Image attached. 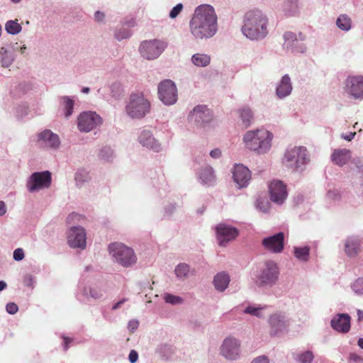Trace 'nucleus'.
Here are the masks:
<instances>
[{
  "mask_svg": "<svg viewBox=\"0 0 363 363\" xmlns=\"http://www.w3.org/2000/svg\"><path fill=\"white\" fill-rule=\"evenodd\" d=\"M352 21L351 18L347 14H340L336 20L337 27L345 32H348L351 30Z\"/></svg>",
  "mask_w": 363,
  "mask_h": 363,
  "instance_id": "4c0bfd02",
  "label": "nucleus"
},
{
  "mask_svg": "<svg viewBox=\"0 0 363 363\" xmlns=\"http://www.w3.org/2000/svg\"><path fill=\"white\" fill-rule=\"evenodd\" d=\"M90 176L89 172L85 169H79L75 172L74 174V180L76 182V185L81 188L83 186L86 182L90 180Z\"/></svg>",
  "mask_w": 363,
  "mask_h": 363,
  "instance_id": "58836bf2",
  "label": "nucleus"
},
{
  "mask_svg": "<svg viewBox=\"0 0 363 363\" xmlns=\"http://www.w3.org/2000/svg\"><path fill=\"white\" fill-rule=\"evenodd\" d=\"M349 361L353 363H363V357L356 353H351L349 356Z\"/></svg>",
  "mask_w": 363,
  "mask_h": 363,
  "instance_id": "052dcab7",
  "label": "nucleus"
},
{
  "mask_svg": "<svg viewBox=\"0 0 363 363\" xmlns=\"http://www.w3.org/2000/svg\"><path fill=\"white\" fill-rule=\"evenodd\" d=\"M355 135H356L355 132H349L347 133H342L341 138H342L347 141H351L354 138Z\"/></svg>",
  "mask_w": 363,
  "mask_h": 363,
  "instance_id": "338daca9",
  "label": "nucleus"
},
{
  "mask_svg": "<svg viewBox=\"0 0 363 363\" xmlns=\"http://www.w3.org/2000/svg\"><path fill=\"white\" fill-rule=\"evenodd\" d=\"M167 47V43L157 38L143 40L139 45L138 52L142 57L147 60L158 58Z\"/></svg>",
  "mask_w": 363,
  "mask_h": 363,
  "instance_id": "0eeeda50",
  "label": "nucleus"
},
{
  "mask_svg": "<svg viewBox=\"0 0 363 363\" xmlns=\"http://www.w3.org/2000/svg\"><path fill=\"white\" fill-rule=\"evenodd\" d=\"M283 38L284 40V48L287 51L295 54L306 52L307 48L304 43L306 35L303 33L288 31L284 34Z\"/></svg>",
  "mask_w": 363,
  "mask_h": 363,
  "instance_id": "9d476101",
  "label": "nucleus"
},
{
  "mask_svg": "<svg viewBox=\"0 0 363 363\" xmlns=\"http://www.w3.org/2000/svg\"><path fill=\"white\" fill-rule=\"evenodd\" d=\"M108 252L114 262L124 267H132L137 262L134 250L121 242L111 243Z\"/></svg>",
  "mask_w": 363,
  "mask_h": 363,
  "instance_id": "423d86ee",
  "label": "nucleus"
},
{
  "mask_svg": "<svg viewBox=\"0 0 363 363\" xmlns=\"http://www.w3.org/2000/svg\"><path fill=\"white\" fill-rule=\"evenodd\" d=\"M133 35V32L126 27L119 26L116 27L114 30V38L118 41L126 40Z\"/></svg>",
  "mask_w": 363,
  "mask_h": 363,
  "instance_id": "a19ab883",
  "label": "nucleus"
},
{
  "mask_svg": "<svg viewBox=\"0 0 363 363\" xmlns=\"http://www.w3.org/2000/svg\"><path fill=\"white\" fill-rule=\"evenodd\" d=\"M164 300L166 303L172 305H179L184 302V299L181 296H175L172 294H165L164 295Z\"/></svg>",
  "mask_w": 363,
  "mask_h": 363,
  "instance_id": "49530a36",
  "label": "nucleus"
},
{
  "mask_svg": "<svg viewBox=\"0 0 363 363\" xmlns=\"http://www.w3.org/2000/svg\"><path fill=\"white\" fill-rule=\"evenodd\" d=\"M345 93L352 99H363V76L350 75L345 81Z\"/></svg>",
  "mask_w": 363,
  "mask_h": 363,
  "instance_id": "2eb2a0df",
  "label": "nucleus"
},
{
  "mask_svg": "<svg viewBox=\"0 0 363 363\" xmlns=\"http://www.w3.org/2000/svg\"><path fill=\"white\" fill-rule=\"evenodd\" d=\"M177 209L175 203H168L164 206L162 210V218H169Z\"/></svg>",
  "mask_w": 363,
  "mask_h": 363,
  "instance_id": "a18cd8bd",
  "label": "nucleus"
},
{
  "mask_svg": "<svg viewBox=\"0 0 363 363\" xmlns=\"http://www.w3.org/2000/svg\"><path fill=\"white\" fill-rule=\"evenodd\" d=\"M351 288L352 291L357 295H363V277L358 278L354 281Z\"/></svg>",
  "mask_w": 363,
  "mask_h": 363,
  "instance_id": "de8ad7c7",
  "label": "nucleus"
},
{
  "mask_svg": "<svg viewBox=\"0 0 363 363\" xmlns=\"http://www.w3.org/2000/svg\"><path fill=\"white\" fill-rule=\"evenodd\" d=\"M293 91V84L288 74L283 75L276 86L275 94L278 99H284L289 96Z\"/></svg>",
  "mask_w": 363,
  "mask_h": 363,
  "instance_id": "393cba45",
  "label": "nucleus"
},
{
  "mask_svg": "<svg viewBox=\"0 0 363 363\" xmlns=\"http://www.w3.org/2000/svg\"><path fill=\"white\" fill-rule=\"evenodd\" d=\"M257 208L263 213H267L269 208V203L262 199L257 200Z\"/></svg>",
  "mask_w": 363,
  "mask_h": 363,
  "instance_id": "5fc2aeb1",
  "label": "nucleus"
},
{
  "mask_svg": "<svg viewBox=\"0 0 363 363\" xmlns=\"http://www.w3.org/2000/svg\"><path fill=\"white\" fill-rule=\"evenodd\" d=\"M23 284L29 288H33L35 286L34 277L30 274H27L23 277Z\"/></svg>",
  "mask_w": 363,
  "mask_h": 363,
  "instance_id": "603ef678",
  "label": "nucleus"
},
{
  "mask_svg": "<svg viewBox=\"0 0 363 363\" xmlns=\"http://www.w3.org/2000/svg\"><path fill=\"white\" fill-rule=\"evenodd\" d=\"M174 272L176 277L182 281L195 274L194 269H191L190 266L186 263L177 264L174 268Z\"/></svg>",
  "mask_w": 363,
  "mask_h": 363,
  "instance_id": "2f4dec72",
  "label": "nucleus"
},
{
  "mask_svg": "<svg viewBox=\"0 0 363 363\" xmlns=\"http://www.w3.org/2000/svg\"><path fill=\"white\" fill-rule=\"evenodd\" d=\"M189 30L196 40H207L218 32V16L215 9L209 4L197 6L189 22Z\"/></svg>",
  "mask_w": 363,
  "mask_h": 363,
  "instance_id": "f257e3e1",
  "label": "nucleus"
},
{
  "mask_svg": "<svg viewBox=\"0 0 363 363\" xmlns=\"http://www.w3.org/2000/svg\"><path fill=\"white\" fill-rule=\"evenodd\" d=\"M99 157L106 162H111L115 157L114 151L111 147L104 146L101 148Z\"/></svg>",
  "mask_w": 363,
  "mask_h": 363,
  "instance_id": "c03bdc74",
  "label": "nucleus"
},
{
  "mask_svg": "<svg viewBox=\"0 0 363 363\" xmlns=\"http://www.w3.org/2000/svg\"><path fill=\"white\" fill-rule=\"evenodd\" d=\"M239 123L244 128L250 127L254 121V113L249 107H243L238 111Z\"/></svg>",
  "mask_w": 363,
  "mask_h": 363,
  "instance_id": "c756f323",
  "label": "nucleus"
},
{
  "mask_svg": "<svg viewBox=\"0 0 363 363\" xmlns=\"http://www.w3.org/2000/svg\"><path fill=\"white\" fill-rule=\"evenodd\" d=\"M311 247L309 246L294 247V255L301 262H307L309 259Z\"/></svg>",
  "mask_w": 363,
  "mask_h": 363,
  "instance_id": "ea45409f",
  "label": "nucleus"
},
{
  "mask_svg": "<svg viewBox=\"0 0 363 363\" xmlns=\"http://www.w3.org/2000/svg\"><path fill=\"white\" fill-rule=\"evenodd\" d=\"M27 108L25 106H20L16 108V115L18 118H22L27 114Z\"/></svg>",
  "mask_w": 363,
  "mask_h": 363,
  "instance_id": "0e129e2a",
  "label": "nucleus"
},
{
  "mask_svg": "<svg viewBox=\"0 0 363 363\" xmlns=\"http://www.w3.org/2000/svg\"><path fill=\"white\" fill-rule=\"evenodd\" d=\"M94 20L99 23H106V14L101 11H96L94 14Z\"/></svg>",
  "mask_w": 363,
  "mask_h": 363,
  "instance_id": "864d4df0",
  "label": "nucleus"
},
{
  "mask_svg": "<svg viewBox=\"0 0 363 363\" xmlns=\"http://www.w3.org/2000/svg\"><path fill=\"white\" fill-rule=\"evenodd\" d=\"M310 162V155L306 147L294 146L287 148L281 159L284 167L293 172H303Z\"/></svg>",
  "mask_w": 363,
  "mask_h": 363,
  "instance_id": "20e7f679",
  "label": "nucleus"
},
{
  "mask_svg": "<svg viewBox=\"0 0 363 363\" xmlns=\"http://www.w3.org/2000/svg\"><path fill=\"white\" fill-rule=\"evenodd\" d=\"M81 295L87 301L97 300L102 298L104 291L99 286H84L82 290Z\"/></svg>",
  "mask_w": 363,
  "mask_h": 363,
  "instance_id": "7c9ffc66",
  "label": "nucleus"
},
{
  "mask_svg": "<svg viewBox=\"0 0 363 363\" xmlns=\"http://www.w3.org/2000/svg\"><path fill=\"white\" fill-rule=\"evenodd\" d=\"M230 281L229 274L225 272H220L214 276L213 284L218 291L223 292L228 287Z\"/></svg>",
  "mask_w": 363,
  "mask_h": 363,
  "instance_id": "cd10ccee",
  "label": "nucleus"
},
{
  "mask_svg": "<svg viewBox=\"0 0 363 363\" xmlns=\"http://www.w3.org/2000/svg\"><path fill=\"white\" fill-rule=\"evenodd\" d=\"M220 354L228 361L238 360L241 354L240 342L237 338H225L220 347Z\"/></svg>",
  "mask_w": 363,
  "mask_h": 363,
  "instance_id": "4468645a",
  "label": "nucleus"
},
{
  "mask_svg": "<svg viewBox=\"0 0 363 363\" xmlns=\"http://www.w3.org/2000/svg\"><path fill=\"white\" fill-rule=\"evenodd\" d=\"M268 26L269 20L267 15L259 9H253L245 14L241 32L248 40L259 41L267 36Z\"/></svg>",
  "mask_w": 363,
  "mask_h": 363,
  "instance_id": "f03ea898",
  "label": "nucleus"
},
{
  "mask_svg": "<svg viewBox=\"0 0 363 363\" xmlns=\"http://www.w3.org/2000/svg\"><path fill=\"white\" fill-rule=\"evenodd\" d=\"M233 178L239 188H245L251 179V172L247 167L241 164H235L233 169Z\"/></svg>",
  "mask_w": 363,
  "mask_h": 363,
  "instance_id": "5701e85b",
  "label": "nucleus"
},
{
  "mask_svg": "<svg viewBox=\"0 0 363 363\" xmlns=\"http://www.w3.org/2000/svg\"><path fill=\"white\" fill-rule=\"evenodd\" d=\"M269 335L271 337H280L288 331L289 322L281 313H274L268 319Z\"/></svg>",
  "mask_w": 363,
  "mask_h": 363,
  "instance_id": "f3484780",
  "label": "nucleus"
},
{
  "mask_svg": "<svg viewBox=\"0 0 363 363\" xmlns=\"http://www.w3.org/2000/svg\"><path fill=\"white\" fill-rule=\"evenodd\" d=\"M273 138L271 132L261 128L247 131L242 137V142L247 149L262 155L270 150Z\"/></svg>",
  "mask_w": 363,
  "mask_h": 363,
  "instance_id": "7ed1b4c3",
  "label": "nucleus"
},
{
  "mask_svg": "<svg viewBox=\"0 0 363 363\" xmlns=\"http://www.w3.org/2000/svg\"><path fill=\"white\" fill-rule=\"evenodd\" d=\"M282 11L287 16H296L299 11L298 0H285Z\"/></svg>",
  "mask_w": 363,
  "mask_h": 363,
  "instance_id": "f704fd0d",
  "label": "nucleus"
},
{
  "mask_svg": "<svg viewBox=\"0 0 363 363\" xmlns=\"http://www.w3.org/2000/svg\"><path fill=\"white\" fill-rule=\"evenodd\" d=\"M352 163L357 169L359 173L363 177V158L362 157H354L352 160Z\"/></svg>",
  "mask_w": 363,
  "mask_h": 363,
  "instance_id": "8fccbe9b",
  "label": "nucleus"
},
{
  "mask_svg": "<svg viewBox=\"0 0 363 363\" xmlns=\"http://www.w3.org/2000/svg\"><path fill=\"white\" fill-rule=\"evenodd\" d=\"M351 151L346 148L335 149L330 156L332 162L339 167L346 164L351 160Z\"/></svg>",
  "mask_w": 363,
  "mask_h": 363,
  "instance_id": "bb28decb",
  "label": "nucleus"
},
{
  "mask_svg": "<svg viewBox=\"0 0 363 363\" xmlns=\"http://www.w3.org/2000/svg\"><path fill=\"white\" fill-rule=\"evenodd\" d=\"M211 57L203 52H196L191 56V63L197 67H206L211 64Z\"/></svg>",
  "mask_w": 363,
  "mask_h": 363,
  "instance_id": "473e14b6",
  "label": "nucleus"
},
{
  "mask_svg": "<svg viewBox=\"0 0 363 363\" xmlns=\"http://www.w3.org/2000/svg\"><path fill=\"white\" fill-rule=\"evenodd\" d=\"M51 182L52 176L49 171L35 172L28 177L26 186L28 192L33 194L48 189Z\"/></svg>",
  "mask_w": 363,
  "mask_h": 363,
  "instance_id": "1a4fd4ad",
  "label": "nucleus"
},
{
  "mask_svg": "<svg viewBox=\"0 0 363 363\" xmlns=\"http://www.w3.org/2000/svg\"><path fill=\"white\" fill-rule=\"evenodd\" d=\"M188 118L194 125L203 127L211 121L213 113L206 105L199 104L190 111Z\"/></svg>",
  "mask_w": 363,
  "mask_h": 363,
  "instance_id": "dca6fc26",
  "label": "nucleus"
},
{
  "mask_svg": "<svg viewBox=\"0 0 363 363\" xmlns=\"http://www.w3.org/2000/svg\"><path fill=\"white\" fill-rule=\"evenodd\" d=\"M209 155L213 160H219L222 157V151L220 148H215L210 151Z\"/></svg>",
  "mask_w": 363,
  "mask_h": 363,
  "instance_id": "13d9d810",
  "label": "nucleus"
},
{
  "mask_svg": "<svg viewBox=\"0 0 363 363\" xmlns=\"http://www.w3.org/2000/svg\"><path fill=\"white\" fill-rule=\"evenodd\" d=\"M151 104L143 92L132 93L125 106L126 116L133 120H140L150 113Z\"/></svg>",
  "mask_w": 363,
  "mask_h": 363,
  "instance_id": "39448f33",
  "label": "nucleus"
},
{
  "mask_svg": "<svg viewBox=\"0 0 363 363\" xmlns=\"http://www.w3.org/2000/svg\"><path fill=\"white\" fill-rule=\"evenodd\" d=\"M279 277V269L277 264L274 261L268 260L264 263L257 278L259 286L272 287L277 284Z\"/></svg>",
  "mask_w": 363,
  "mask_h": 363,
  "instance_id": "6e6552de",
  "label": "nucleus"
},
{
  "mask_svg": "<svg viewBox=\"0 0 363 363\" xmlns=\"http://www.w3.org/2000/svg\"><path fill=\"white\" fill-rule=\"evenodd\" d=\"M139 325V322L137 320L133 319L128 322V328L130 332H134Z\"/></svg>",
  "mask_w": 363,
  "mask_h": 363,
  "instance_id": "e2e57ef3",
  "label": "nucleus"
},
{
  "mask_svg": "<svg viewBox=\"0 0 363 363\" xmlns=\"http://www.w3.org/2000/svg\"><path fill=\"white\" fill-rule=\"evenodd\" d=\"M262 245L267 251L275 254L280 253L284 247V233L279 232L265 237L262 240Z\"/></svg>",
  "mask_w": 363,
  "mask_h": 363,
  "instance_id": "aec40b11",
  "label": "nucleus"
},
{
  "mask_svg": "<svg viewBox=\"0 0 363 363\" xmlns=\"http://www.w3.org/2000/svg\"><path fill=\"white\" fill-rule=\"evenodd\" d=\"M6 310L8 313L14 315L18 310V306L14 303H9L6 304Z\"/></svg>",
  "mask_w": 363,
  "mask_h": 363,
  "instance_id": "4d7b16f0",
  "label": "nucleus"
},
{
  "mask_svg": "<svg viewBox=\"0 0 363 363\" xmlns=\"http://www.w3.org/2000/svg\"><path fill=\"white\" fill-rule=\"evenodd\" d=\"M216 238L220 246L225 247L238 235L236 228L225 223H219L216 227Z\"/></svg>",
  "mask_w": 363,
  "mask_h": 363,
  "instance_id": "6ab92c4d",
  "label": "nucleus"
},
{
  "mask_svg": "<svg viewBox=\"0 0 363 363\" xmlns=\"http://www.w3.org/2000/svg\"><path fill=\"white\" fill-rule=\"evenodd\" d=\"M250 363H269V359L267 356L261 355L253 359Z\"/></svg>",
  "mask_w": 363,
  "mask_h": 363,
  "instance_id": "680f3d73",
  "label": "nucleus"
},
{
  "mask_svg": "<svg viewBox=\"0 0 363 363\" xmlns=\"http://www.w3.org/2000/svg\"><path fill=\"white\" fill-rule=\"evenodd\" d=\"M270 200L278 204H282L287 198L286 185L280 180H274L269 185Z\"/></svg>",
  "mask_w": 363,
  "mask_h": 363,
  "instance_id": "4be33fe9",
  "label": "nucleus"
},
{
  "mask_svg": "<svg viewBox=\"0 0 363 363\" xmlns=\"http://www.w3.org/2000/svg\"><path fill=\"white\" fill-rule=\"evenodd\" d=\"M86 233L84 228L73 226L70 228L67 235V242L71 247L84 250L86 245Z\"/></svg>",
  "mask_w": 363,
  "mask_h": 363,
  "instance_id": "412c9836",
  "label": "nucleus"
},
{
  "mask_svg": "<svg viewBox=\"0 0 363 363\" xmlns=\"http://www.w3.org/2000/svg\"><path fill=\"white\" fill-rule=\"evenodd\" d=\"M62 338L64 340V342H63L64 350H67L68 348L69 347V344L72 342V340L71 338H69V337H65V336H63Z\"/></svg>",
  "mask_w": 363,
  "mask_h": 363,
  "instance_id": "774afa93",
  "label": "nucleus"
},
{
  "mask_svg": "<svg viewBox=\"0 0 363 363\" xmlns=\"http://www.w3.org/2000/svg\"><path fill=\"white\" fill-rule=\"evenodd\" d=\"M5 30L9 34L15 35L21 31L22 27L17 20H9L5 24Z\"/></svg>",
  "mask_w": 363,
  "mask_h": 363,
  "instance_id": "79ce46f5",
  "label": "nucleus"
},
{
  "mask_svg": "<svg viewBox=\"0 0 363 363\" xmlns=\"http://www.w3.org/2000/svg\"><path fill=\"white\" fill-rule=\"evenodd\" d=\"M183 4L179 3L177 4L175 6H174L169 12V17L171 18H175L177 16L181 13L183 9Z\"/></svg>",
  "mask_w": 363,
  "mask_h": 363,
  "instance_id": "3c124183",
  "label": "nucleus"
},
{
  "mask_svg": "<svg viewBox=\"0 0 363 363\" xmlns=\"http://www.w3.org/2000/svg\"><path fill=\"white\" fill-rule=\"evenodd\" d=\"M138 141L143 147L155 152H160L164 150L162 144L155 138L150 130H140L138 136Z\"/></svg>",
  "mask_w": 363,
  "mask_h": 363,
  "instance_id": "a211bd4d",
  "label": "nucleus"
},
{
  "mask_svg": "<svg viewBox=\"0 0 363 363\" xmlns=\"http://www.w3.org/2000/svg\"><path fill=\"white\" fill-rule=\"evenodd\" d=\"M350 316L347 313H337L330 321V325L335 330L347 333L350 330Z\"/></svg>",
  "mask_w": 363,
  "mask_h": 363,
  "instance_id": "a878e982",
  "label": "nucleus"
},
{
  "mask_svg": "<svg viewBox=\"0 0 363 363\" xmlns=\"http://www.w3.org/2000/svg\"><path fill=\"white\" fill-rule=\"evenodd\" d=\"M25 257L24 252L21 248H17L13 251V257L16 261H21Z\"/></svg>",
  "mask_w": 363,
  "mask_h": 363,
  "instance_id": "6e6d98bb",
  "label": "nucleus"
},
{
  "mask_svg": "<svg viewBox=\"0 0 363 363\" xmlns=\"http://www.w3.org/2000/svg\"><path fill=\"white\" fill-rule=\"evenodd\" d=\"M361 241L357 236H350L347 238L345 243V253L350 257L357 255L360 250Z\"/></svg>",
  "mask_w": 363,
  "mask_h": 363,
  "instance_id": "c85d7f7f",
  "label": "nucleus"
},
{
  "mask_svg": "<svg viewBox=\"0 0 363 363\" xmlns=\"http://www.w3.org/2000/svg\"><path fill=\"white\" fill-rule=\"evenodd\" d=\"M36 143L42 150L56 151L61 145L59 135L50 129H44L36 134Z\"/></svg>",
  "mask_w": 363,
  "mask_h": 363,
  "instance_id": "9b49d317",
  "label": "nucleus"
},
{
  "mask_svg": "<svg viewBox=\"0 0 363 363\" xmlns=\"http://www.w3.org/2000/svg\"><path fill=\"white\" fill-rule=\"evenodd\" d=\"M268 308L269 307L267 306H261L255 304L249 305L245 308L244 313L256 316L259 318H264L265 317L264 311Z\"/></svg>",
  "mask_w": 363,
  "mask_h": 363,
  "instance_id": "e433bc0d",
  "label": "nucleus"
},
{
  "mask_svg": "<svg viewBox=\"0 0 363 363\" xmlns=\"http://www.w3.org/2000/svg\"><path fill=\"white\" fill-rule=\"evenodd\" d=\"M124 25L128 28H134L138 26L137 19L135 17L127 18L124 21Z\"/></svg>",
  "mask_w": 363,
  "mask_h": 363,
  "instance_id": "bf43d9fd",
  "label": "nucleus"
},
{
  "mask_svg": "<svg viewBox=\"0 0 363 363\" xmlns=\"http://www.w3.org/2000/svg\"><path fill=\"white\" fill-rule=\"evenodd\" d=\"M138 359V352L133 350L130 352L128 355V359L130 363H135Z\"/></svg>",
  "mask_w": 363,
  "mask_h": 363,
  "instance_id": "69168bd1",
  "label": "nucleus"
},
{
  "mask_svg": "<svg viewBox=\"0 0 363 363\" xmlns=\"http://www.w3.org/2000/svg\"><path fill=\"white\" fill-rule=\"evenodd\" d=\"M157 94L160 100L166 106L173 105L177 101V88L171 79H164L158 84Z\"/></svg>",
  "mask_w": 363,
  "mask_h": 363,
  "instance_id": "f8f14e48",
  "label": "nucleus"
},
{
  "mask_svg": "<svg viewBox=\"0 0 363 363\" xmlns=\"http://www.w3.org/2000/svg\"><path fill=\"white\" fill-rule=\"evenodd\" d=\"M198 182L203 186H213L216 182L214 169L210 165L201 167L196 173Z\"/></svg>",
  "mask_w": 363,
  "mask_h": 363,
  "instance_id": "b1692460",
  "label": "nucleus"
},
{
  "mask_svg": "<svg viewBox=\"0 0 363 363\" xmlns=\"http://www.w3.org/2000/svg\"><path fill=\"white\" fill-rule=\"evenodd\" d=\"M313 358L314 355L310 350L298 352L294 356V359L300 363H311Z\"/></svg>",
  "mask_w": 363,
  "mask_h": 363,
  "instance_id": "37998d69",
  "label": "nucleus"
},
{
  "mask_svg": "<svg viewBox=\"0 0 363 363\" xmlns=\"http://www.w3.org/2000/svg\"><path fill=\"white\" fill-rule=\"evenodd\" d=\"M326 198L330 201H338L341 198L340 193L338 189H329L326 194Z\"/></svg>",
  "mask_w": 363,
  "mask_h": 363,
  "instance_id": "09e8293b",
  "label": "nucleus"
},
{
  "mask_svg": "<svg viewBox=\"0 0 363 363\" xmlns=\"http://www.w3.org/2000/svg\"><path fill=\"white\" fill-rule=\"evenodd\" d=\"M15 55L12 51L8 50L4 48L0 49V62L3 67L8 68L13 62Z\"/></svg>",
  "mask_w": 363,
  "mask_h": 363,
  "instance_id": "c9c22d12",
  "label": "nucleus"
},
{
  "mask_svg": "<svg viewBox=\"0 0 363 363\" xmlns=\"http://www.w3.org/2000/svg\"><path fill=\"white\" fill-rule=\"evenodd\" d=\"M64 116L66 118H69L73 113L74 99V97H69L64 96L60 98Z\"/></svg>",
  "mask_w": 363,
  "mask_h": 363,
  "instance_id": "72a5a7b5",
  "label": "nucleus"
},
{
  "mask_svg": "<svg viewBox=\"0 0 363 363\" xmlns=\"http://www.w3.org/2000/svg\"><path fill=\"white\" fill-rule=\"evenodd\" d=\"M102 123L101 117L94 111H84L77 117V128L82 133H89Z\"/></svg>",
  "mask_w": 363,
  "mask_h": 363,
  "instance_id": "ddd939ff",
  "label": "nucleus"
}]
</instances>
